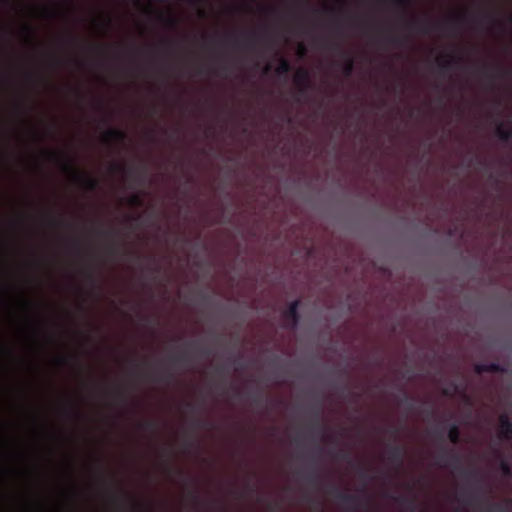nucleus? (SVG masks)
<instances>
[{
    "label": "nucleus",
    "mask_w": 512,
    "mask_h": 512,
    "mask_svg": "<svg viewBox=\"0 0 512 512\" xmlns=\"http://www.w3.org/2000/svg\"><path fill=\"white\" fill-rule=\"evenodd\" d=\"M300 306L299 300H294L289 303L288 307L283 312V317L286 320H289L291 322L290 325H285V327L290 329H295L300 321V314L298 312Z\"/></svg>",
    "instance_id": "6e6552de"
},
{
    "label": "nucleus",
    "mask_w": 512,
    "mask_h": 512,
    "mask_svg": "<svg viewBox=\"0 0 512 512\" xmlns=\"http://www.w3.org/2000/svg\"><path fill=\"white\" fill-rule=\"evenodd\" d=\"M398 431H399V429H398V428H393V430H392V436H393V438H394V439L396 438V435H397Z\"/></svg>",
    "instance_id": "c03bdc74"
},
{
    "label": "nucleus",
    "mask_w": 512,
    "mask_h": 512,
    "mask_svg": "<svg viewBox=\"0 0 512 512\" xmlns=\"http://www.w3.org/2000/svg\"><path fill=\"white\" fill-rule=\"evenodd\" d=\"M205 41L207 40L208 36L207 35H203L202 37Z\"/></svg>",
    "instance_id": "052dcab7"
},
{
    "label": "nucleus",
    "mask_w": 512,
    "mask_h": 512,
    "mask_svg": "<svg viewBox=\"0 0 512 512\" xmlns=\"http://www.w3.org/2000/svg\"><path fill=\"white\" fill-rule=\"evenodd\" d=\"M187 496L192 502H194L195 504H199V496L196 492L188 491Z\"/></svg>",
    "instance_id": "c85d7f7f"
},
{
    "label": "nucleus",
    "mask_w": 512,
    "mask_h": 512,
    "mask_svg": "<svg viewBox=\"0 0 512 512\" xmlns=\"http://www.w3.org/2000/svg\"><path fill=\"white\" fill-rule=\"evenodd\" d=\"M294 83L301 97H306L313 88L310 71L307 68L300 67L294 76Z\"/></svg>",
    "instance_id": "20e7f679"
},
{
    "label": "nucleus",
    "mask_w": 512,
    "mask_h": 512,
    "mask_svg": "<svg viewBox=\"0 0 512 512\" xmlns=\"http://www.w3.org/2000/svg\"><path fill=\"white\" fill-rule=\"evenodd\" d=\"M200 15H201V17H204L205 16L204 11H200Z\"/></svg>",
    "instance_id": "6e6d98bb"
},
{
    "label": "nucleus",
    "mask_w": 512,
    "mask_h": 512,
    "mask_svg": "<svg viewBox=\"0 0 512 512\" xmlns=\"http://www.w3.org/2000/svg\"><path fill=\"white\" fill-rule=\"evenodd\" d=\"M331 492L340 502L354 510H358L361 508V502L363 500H369V497L364 490L362 491L361 494H351L341 492L336 487H333L331 489Z\"/></svg>",
    "instance_id": "7ed1b4c3"
},
{
    "label": "nucleus",
    "mask_w": 512,
    "mask_h": 512,
    "mask_svg": "<svg viewBox=\"0 0 512 512\" xmlns=\"http://www.w3.org/2000/svg\"><path fill=\"white\" fill-rule=\"evenodd\" d=\"M47 154L49 156L59 159L61 161L63 171L69 174L73 178V180L80 182L84 189H86L89 192H93L98 188L99 181L88 174L79 172L74 162L67 159L65 155L55 151H49L47 152Z\"/></svg>",
    "instance_id": "f257e3e1"
},
{
    "label": "nucleus",
    "mask_w": 512,
    "mask_h": 512,
    "mask_svg": "<svg viewBox=\"0 0 512 512\" xmlns=\"http://www.w3.org/2000/svg\"><path fill=\"white\" fill-rule=\"evenodd\" d=\"M197 73H198V74H202V73H204V70H203V69H198V70H197Z\"/></svg>",
    "instance_id": "5fc2aeb1"
},
{
    "label": "nucleus",
    "mask_w": 512,
    "mask_h": 512,
    "mask_svg": "<svg viewBox=\"0 0 512 512\" xmlns=\"http://www.w3.org/2000/svg\"><path fill=\"white\" fill-rule=\"evenodd\" d=\"M270 69H271V66L270 65H266L264 67V69H263L264 74H267L270 71Z\"/></svg>",
    "instance_id": "37998d69"
},
{
    "label": "nucleus",
    "mask_w": 512,
    "mask_h": 512,
    "mask_svg": "<svg viewBox=\"0 0 512 512\" xmlns=\"http://www.w3.org/2000/svg\"><path fill=\"white\" fill-rule=\"evenodd\" d=\"M461 462L459 454L443 450L437 457L436 464L443 468H458Z\"/></svg>",
    "instance_id": "423d86ee"
},
{
    "label": "nucleus",
    "mask_w": 512,
    "mask_h": 512,
    "mask_svg": "<svg viewBox=\"0 0 512 512\" xmlns=\"http://www.w3.org/2000/svg\"><path fill=\"white\" fill-rule=\"evenodd\" d=\"M172 378V374L169 372H164L160 377L154 378V381L157 382H168Z\"/></svg>",
    "instance_id": "bb28decb"
},
{
    "label": "nucleus",
    "mask_w": 512,
    "mask_h": 512,
    "mask_svg": "<svg viewBox=\"0 0 512 512\" xmlns=\"http://www.w3.org/2000/svg\"><path fill=\"white\" fill-rule=\"evenodd\" d=\"M330 48L341 52L345 60L342 66V72L346 77H350L354 70V60L352 56L344 51L338 43H331Z\"/></svg>",
    "instance_id": "1a4fd4ad"
},
{
    "label": "nucleus",
    "mask_w": 512,
    "mask_h": 512,
    "mask_svg": "<svg viewBox=\"0 0 512 512\" xmlns=\"http://www.w3.org/2000/svg\"><path fill=\"white\" fill-rule=\"evenodd\" d=\"M99 53H102V48L98 47Z\"/></svg>",
    "instance_id": "680f3d73"
},
{
    "label": "nucleus",
    "mask_w": 512,
    "mask_h": 512,
    "mask_svg": "<svg viewBox=\"0 0 512 512\" xmlns=\"http://www.w3.org/2000/svg\"><path fill=\"white\" fill-rule=\"evenodd\" d=\"M163 43H164V44H166V45H170V44H171V41H170V40H168V39H164V40H163Z\"/></svg>",
    "instance_id": "8fccbe9b"
},
{
    "label": "nucleus",
    "mask_w": 512,
    "mask_h": 512,
    "mask_svg": "<svg viewBox=\"0 0 512 512\" xmlns=\"http://www.w3.org/2000/svg\"><path fill=\"white\" fill-rule=\"evenodd\" d=\"M24 28H25V30H26L29 34H31V33H32V28H31V26H30V25L25 24Z\"/></svg>",
    "instance_id": "79ce46f5"
},
{
    "label": "nucleus",
    "mask_w": 512,
    "mask_h": 512,
    "mask_svg": "<svg viewBox=\"0 0 512 512\" xmlns=\"http://www.w3.org/2000/svg\"><path fill=\"white\" fill-rule=\"evenodd\" d=\"M436 62L439 67V72L444 75L447 72L457 68L459 64L463 63L464 58L454 54H446L437 57Z\"/></svg>",
    "instance_id": "39448f33"
},
{
    "label": "nucleus",
    "mask_w": 512,
    "mask_h": 512,
    "mask_svg": "<svg viewBox=\"0 0 512 512\" xmlns=\"http://www.w3.org/2000/svg\"><path fill=\"white\" fill-rule=\"evenodd\" d=\"M259 41H260V37L256 33L252 32L244 40L240 41V40L236 39L234 41V43H235V45L245 48L247 50H254L256 48L257 44L259 43Z\"/></svg>",
    "instance_id": "ddd939ff"
},
{
    "label": "nucleus",
    "mask_w": 512,
    "mask_h": 512,
    "mask_svg": "<svg viewBox=\"0 0 512 512\" xmlns=\"http://www.w3.org/2000/svg\"><path fill=\"white\" fill-rule=\"evenodd\" d=\"M135 178L138 181L143 182L144 181V172L140 171V172L135 173Z\"/></svg>",
    "instance_id": "c9c22d12"
},
{
    "label": "nucleus",
    "mask_w": 512,
    "mask_h": 512,
    "mask_svg": "<svg viewBox=\"0 0 512 512\" xmlns=\"http://www.w3.org/2000/svg\"><path fill=\"white\" fill-rule=\"evenodd\" d=\"M139 426L143 430H151L153 432H156L158 429V423L154 420L142 421L140 422Z\"/></svg>",
    "instance_id": "412c9836"
},
{
    "label": "nucleus",
    "mask_w": 512,
    "mask_h": 512,
    "mask_svg": "<svg viewBox=\"0 0 512 512\" xmlns=\"http://www.w3.org/2000/svg\"><path fill=\"white\" fill-rule=\"evenodd\" d=\"M359 474H360V477L362 479H368L369 478V475H368L366 469H364L363 467H361Z\"/></svg>",
    "instance_id": "f704fd0d"
},
{
    "label": "nucleus",
    "mask_w": 512,
    "mask_h": 512,
    "mask_svg": "<svg viewBox=\"0 0 512 512\" xmlns=\"http://www.w3.org/2000/svg\"><path fill=\"white\" fill-rule=\"evenodd\" d=\"M394 4L406 15L412 6V0H394Z\"/></svg>",
    "instance_id": "aec40b11"
},
{
    "label": "nucleus",
    "mask_w": 512,
    "mask_h": 512,
    "mask_svg": "<svg viewBox=\"0 0 512 512\" xmlns=\"http://www.w3.org/2000/svg\"><path fill=\"white\" fill-rule=\"evenodd\" d=\"M221 70H222L223 72H226L227 68H226V67H221Z\"/></svg>",
    "instance_id": "4d7b16f0"
},
{
    "label": "nucleus",
    "mask_w": 512,
    "mask_h": 512,
    "mask_svg": "<svg viewBox=\"0 0 512 512\" xmlns=\"http://www.w3.org/2000/svg\"><path fill=\"white\" fill-rule=\"evenodd\" d=\"M381 40H384L385 42L397 46H401L406 42V38L404 36L398 35V34H389V35H378Z\"/></svg>",
    "instance_id": "a211bd4d"
},
{
    "label": "nucleus",
    "mask_w": 512,
    "mask_h": 512,
    "mask_svg": "<svg viewBox=\"0 0 512 512\" xmlns=\"http://www.w3.org/2000/svg\"><path fill=\"white\" fill-rule=\"evenodd\" d=\"M338 456H339L340 458L345 459V458H347V457H348V452H346V451H341V452L339 453V455H338Z\"/></svg>",
    "instance_id": "58836bf2"
},
{
    "label": "nucleus",
    "mask_w": 512,
    "mask_h": 512,
    "mask_svg": "<svg viewBox=\"0 0 512 512\" xmlns=\"http://www.w3.org/2000/svg\"><path fill=\"white\" fill-rule=\"evenodd\" d=\"M464 474L467 476V477H474L476 476L475 472L474 471H465Z\"/></svg>",
    "instance_id": "ea45409f"
},
{
    "label": "nucleus",
    "mask_w": 512,
    "mask_h": 512,
    "mask_svg": "<svg viewBox=\"0 0 512 512\" xmlns=\"http://www.w3.org/2000/svg\"><path fill=\"white\" fill-rule=\"evenodd\" d=\"M254 402H255V403L260 402V396H256V397H255V399H254Z\"/></svg>",
    "instance_id": "603ef678"
},
{
    "label": "nucleus",
    "mask_w": 512,
    "mask_h": 512,
    "mask_svg": "<svg viewBox=\"0 0 512 512\" xmlns=\"http://www.w3.org/2000/svg\"><path fill=\"white\" fill-rule=\"evenodd\" d=\"M306 51H307V49H306L305 45L300 43L298 46L299 55L304 56L306 54Z\"/></svg>",
    "instance_id": "473e14b6"
},
{
    "label": "nucleus",
    "mask_w": 512,
    "mask_h": 512,
    "mask_svg": "<svg viewBox=\"0 0 512 512\" xmlns=\"http://www.w3.org/2000/svg\"><path fill=\"white\" fill-rule=\"evenodd\" d=\"M406 454V448L400 444H389V463L395 465L398 469L403 466L404 458Z\"/></svg>",
    "instance_id": "0eeeda50"
},
{
    "label": "nucleus",
    "mask_w": 512,
    "mask_h": 512,
    "mask_svg": "<svg viewBox=\"0 0 512 512\" xmlns=\"http://www.w3.org/2000/svg\"><path fill=\"white\" fill-rule=\"evenodd\" d=\"M187 407L191 410V411H194L196 409V405H194L193 403H187Z\"/></svg>",
    "instance_id": "a19ab883"
},
{
    "label": "nucleus",
    "mask_w": 512,
    "mask_h": 512,
    "mask_svg": "<svg viewBox=\"0 0 512 512\" xmlns=\"http://www.w3.org/2000/svg\"><path fill=\"white\" fill-rule=\"evenodd\" d=\"M384 496L401 506L409 508L410 512H416L415 497H409L406 495H392L389 493H386Z\"/></svg>",
    "instance_id": "9b49d317"
},
{
    "label": "nucleus",
    "mask_w": 512,
    "mask_h": 512,
    "mask_svg": "<svg viewBox=\"0 0 512 512\" xmlns=\"http://www.w3.org/2000/svg\"><path fill=\"white\" fill-rule=\"evenodd\" d=\"M110 252H111V254L115 255V254H117L119 252V249L116 246H112L110 248Z\"/></svg>",
    "instance_id": "4c0bfd02"
},
{
    "label": "nucleus",
    "mask_w": 512,
    "mask_h": 512,
    "mask_svg": "<svg viewBox=\"0 0 512 512\" xmlns=\"http://www.w3.org/2000/svg\"><path fill=\"white\" fill-rule=\"evenodd\" d=\"M128 203L135 207H141L143 205V197L140 193H134L128 198Z\"/></svg>",
    "instance_id": "4be33fe9"
},
{
    "label": "nucleus",
    "mask_w": 512,
    "mask_h": 512,
    "mask_svg": "<svg viewBox=\"0 0 512 512\" xmlns=\"http://www.w3.org/2000/svg\"><path fill=\"white\" fill-rule=\"evenodd\" d=\"M99 53H102V48L98 47Z\"/></svg>",
    "instance_id": "e2e57ef3"
},
{
    "label": "nucleus",
    "mask_w": 512,
    "mask_h": 512,
    "mask_svg": "<svg viewBox=\"0 0 512 512\" xmlns=\"http://www.w3.org/2000/svg\"><path fill=\"white\" fill-rule=\"evenodd\" d=\"M406 26L408 29L418 31L422 34H427L429 31L428 26L416 18L406 21Z\"/></svg>",
    "instance_id": "dca6fc26"
},
{
    "label": "nucleus",
    "mask_w": 512,
    "mask_h": 512,
    "mask_svg": "<svg viewBox=\"0 0 512 512\" xmlns=\"http://www.w3.org/2000/svg\"><path fill=\"white\" fill-rule=\"evenodd\" d=\"M172 361L177 364V365H180V364H184L188 361L187 359V356L186 355H178V356H174L172 358Z\"/></svg>",
    "instance_id": "cd10ccee"
},
{
    "label": "nucleus",
    "mask_w": 512,
    "mask_h": 512,
    "mask_svg": "<svg viewBox=\"0 0 512 512\" xmlns=\"http://www.w3.org/2000/svg\"><path fill=\"white\" fill-rule=\"evenodd\" d=\"M123 252H124V254H130V253H131V252H130V251H128V250H124Z\"/></svg>",
    "instance_id": "13d9d810"
},
{
    "label": "nucleus",
    "mask_w": 512,
    "mask_h": 512,
    "mask_svg": "<svg viewBox=\"0 0 512 512\" xmlns=\"http://www.w3.org/2000/svg\"><path fill=\"white\" fill-rule=\"evenodd\" d=\"M495 133L502 142H509L512 139V126H505L502 122H499Z\"/></svg>",
    "instance_id": "2eb2a0df"
},
{
    "label": "nucleus",
    "mask_w": 512,
    "mask_h": 512,
    "mask_svg": "<svg viewBox=\"0 0 512 512\" xmlns=\"http://www.w3.org/2000/svg\"><path fill=\"white\" fill-rule=\"evenodd\" d=\"M197 346H198V342H196V341L189 344V347H191L193 349H196Z\"/></svg>",
    "instance_id": "a18cd8bd"
},
{
    "label": "nucleus",
    "mask_w": 512,
    "mask_h": 512,
    "mask_svg": "<svg viewBox=\"0 0 512 512\" xmlns=\"http://www.w3.org/2000/svg\"><path fill=\"white\" fill-rule=\"evenodd\" d=\"M486 512H507V507L501 504H491Z\"/></svg>",
    "instance_id": "a878e982"
},
{
    "label": "nucleus",
    "mask_w": 512,
    "mask_h": 512,
    "mask_svg": "<svg viewBox=\"0 0 512 512\" xmlns=\"http://www.w3.org/2000/svg\"><path fill=\"white\" fill-rule=\"evenodd\" d=\"M127 139V133L118 128H110L103 135V140L109 144H122Z\"/></svg>",
    "instance_id": "9d476101"
},
{
    "label": "nucleus",
    "mask_w": 512,
    "mask_h": 512,
    "mask_svg": "<svg viewBox=\"0 0 512 512\" xmlns=\"http://www.w3.org/2000/svg\"><path fill=\"white\" fill-rule=\"evenodd\" d=\"M475 371L478 374L482 373H503L505 371L504 367L498 363H489V364H478L475 366Z\"/></svg>",
    "instance_id": "4468645a"
},
{
    "label": "nucleus",
    "mask_w": 512,
    "mask_h": 512,
    "mask_svg": "<svg viewBox=\"0 0 512 512\" xmlns=\"http://www.w3.org/2000/svg\"><path fill=\"white\" fill-rule=\"evenodd\" d=\"M443 394H444V395H451V392H450L448 389H445V390L443 391Z\"/></svg>",
    "instance_id": "3c124183"
},
{
    "label": "nucleus",
    "mask_w": 512,
    "mask_h": 512,
    "mask_svg": "<svg viewBox=\"0 0 512 512\" xmlns=\"http://www.w3.org/2000/svg\"><path fill=\"white\" fill-rule=\"evenodd\" d=\"M478 74L481 77L486 78L490 85L493 87L496 80L500 78H511L512 77V69L509 67H503V66H488L484 65L480 69H478Z\"/></svg>",
    "instance_id": "f03ea898"
},
{
    "label": "nucleus",
    "mask_w": 512,
    "mask_h": 512,
    "mask_svg": "<svg viewBox=\"0 0 512 512\" xmlns=\"http://www.w3.org/2000/svg\"><path fill=\"white\" fill-rule=\"evenodd\" d=\"M462 502L465 503L466 505H471L476 502V498L471 496L467 499H462Z\"/></svg>",
    "instance_id": "72a5a7b5"
},
{
    "label": "nucleus",
    "mask_w": 512,
    "mask_h": 512,
    "mask_svg": "<svg viewBox=\"0 0 512 512\" xmlns=\"http://www.w3.org/2000/svg\"><path fill=\"white\" fill-rule=\"evenodd\" d=\"M308 482L310 485L312 486H318V482H319V474H318V471L316 469L312 470L308 476Z\"/></svg>",
    "instance_id": "b1692460"
},
{
    "label": "nucleus",
    "mask_w": 512,
    "mask_h": 512,
    "mask_svg": "<svg viewBox=\"0 0 512 512\" xmlns=\"http://www.w3.org/2000/svg\"><path fill=\"white\" fill-rule=\"evenodd\" d=\"M500 438L512 440V421L507 414H501L499 417Z\"/></svg>",
    "instance_id": "f8f14e48"
},
{
    "label": "nucleus",
    "mask_w": 512,
    "mask_h": 512,
    "mask_svg": "<svg viewBox=\"0 0 512 512\" xmlns=\"http://www.w3.org/2000/svg\"><path fill=\"white\" fill-rule=\"evenodd\" d=\"M316 423L319 424V413L317 412V415H316Z\"/></svg>",
    "instance_id": "864d4df0"
},
{
    "label": "nucleus",
    "mask_w": 512,
    "mask_h": 512,
    "mask_svg": "<svg viewBox=\"0 0 512 512\" xmlns=\"http://www.w3.org/2000/svg\"><path fill=\"white\" fill-rule=\"evenodd\" d=\"M500 470L505 476H510L512 473L511 466L506 460H501Z\"/></svg>",
    "instance_id": "393cba45"
},
{
    "label": "nucleus",
    "mask_w": 512,
    "mask_h": 512,
    "mask_svg": "<svg viewBox=\"0 0 512 512\" xmlns=\"http://www.w3.org/2000/svg\"><path fill=\"white\" fill-rule=\"evenodd\" d=\"M166 23L169 27L171 28H174L177 26L178 22H177V19H175L174 17L172 16H169L167 19H166Z\"/></svg>",
    "instance_id": "7c9ffc66"
},
{
    "label": "nucleus",
    "mask_w": 512,
    "mask_h": 512,
    "mask_svg": "<svg viewBox=\"0 0 512 512\" xmlns=\"http://www.w3.org/2000/svg\"><path fill=\"white\" fill-rule=\"evenodd\" d=\"M291 69H292V66H291L289 60L286 58H281L279 60V64H278L277 68L275 69V73L278 77L287 78Z\"/></svg>",
    "instance_id": "f3484780"
},
{
    "label": "nucleus",
    "mask_w": 512,
    "mask_h": 512,
    "mask_svg": "<svg viewBox=\"0 0 512 512\" xmlns=\"http://www.w3.org/2000/svg\"><path fill=\"white\" fill-rule=\"evenodd\" d=\"M483 18L484 19H489V20L492 19L491 15H489V14H484Z\"/></svg>",
    "instance_id": "09e8293b"
},
{
    "label": "nucleus",
    "mask_w": 512,
    "mask_h": 512,
    "mask_svg": "<svg viewBox=\"0 0 512 512\" xmlns=\"http://www.w3.org/2000/svg\"><path fill=\"white\" fill-rule=\"evenodd\" d=\"M111 169L113 172H124L127 174V169L124 165H117V164H113L111 166Z\"/></svg>",
    "instance_id": "c756f323"
},
{
    "label": "nucleus",
    "mask_w": 512,
    "mask_h": 512,
    "mask_svg": "<svg viewBox=\"0 0 512 512\" xmlns=\"http://www.w3.org/2000/svg\"><path fill=\"white\" fill-rule=\"evenodd\" d=\"M94 232L98 235L100 234H106V235H110V236H114V232L112 230H108V231H103L101 229H95Z\"/></svg>",
    "instance_id": "2f4dec72"
},
{
    "label": "nucleus",
    "mask_w": 512,
    "mask_h": 512,
    "mask_svg": "<svg viewBox=\"0 0 512 512\" xmlns=\"http://www.w3.org/2000/svg\"><path fill=\"white\" fill-rule=\"evenodd\" d=\"M192 424L195 428H200V429H211L212 428V425L210 422L203 420L201 418L194 419Z\"/></svg>",
    "instance_id": "5701e85b"
},
{
    "label": "nucleus",
    "mask_w": 512,
    "mask_h": 512,
    "mask_svg": "<svg viewBox=\"0 0 512 512\" xmlns=\"http://www.w3.org/2000/svg\"><path fill=\"white\" fill-rule=\"evenodd\" d=\"M87 278L89 281L95 282V276H94L93 272L90 270L87 272Z\"/></svg>",
    "instance_id": "e433bc0d"
},
{
    "label": "nucleus",
    "mask_w": 512,
    "mask_h": 512,
    "mask_svg": "<svg viewBox=\"0 0 512 512\" xmlns=\"http://www.w3.org/2000/svg\"><path fill=\"white\" fill-rule=\"evenodd\" d=\"M158 16L163 19V14L162 13H158Z\"/></svg>",
    "instance_id": "bf43d9fd"
},
{
    "label": "nucleus",
    "mask_w": 512,
    "mask_h": 512,
    "mask_svg": "<svg viewBox=\"0 0 512 512\" xmlns=\"http://www.w3.org/2000/svg\"><path fill=\"white\" fill-rule=\"evenodd\" d=\"M448 438L452 444H459L461 441V432L457 424L453 423L448 431Z\"/></svg>",
    "instance_id": "6ab92c4d"
},
{
    "label": "nucleus",
    "mask_w": 512,
    "mask_h": 512,
    "mask_svg": "<svg viewBox=\"0 0 512 512\" xmlns=\"http://www.w3.org/2000/svg\"><path fill=\"white\" fill-rule=\"evenodd\" d=\"M51 221L54 223V224H62L63 221H60V220H56L54 218H51Z\"/></svg>",
    "instance_id": "49530a36"
},
{
    "label": "nucleus",
    "mask_w": 512,
    "mask_h": 512,
    "mask_svg": "<svg viewBox=\"0 0 512 512\" xmlns=\"http://www.w3.org/2000/svg\"><path fill=\"white\" fill-rule=\"evenodd\" d=\"M58 361H59L60 364H65L67 359L66 358H59Z\"/></svg>",
    "instance_id": "de8ad7c7"
}]
</instances>
